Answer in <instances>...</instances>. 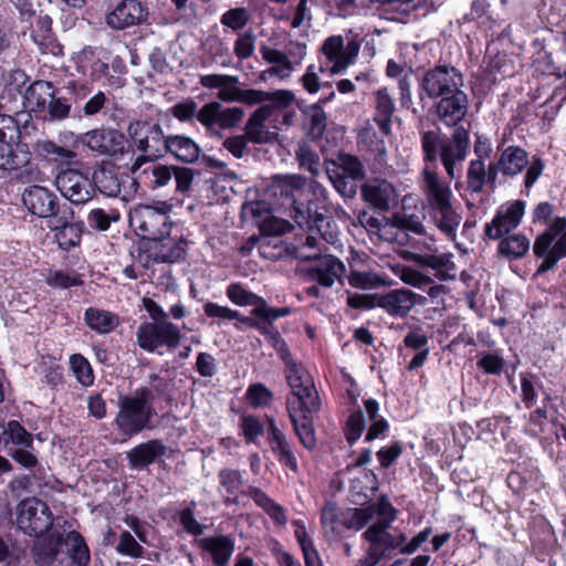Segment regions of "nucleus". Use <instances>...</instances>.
Returning <instances> with one entry per match:
<instances>
[{
    "mask_svg": "<svg viewBox=\"0 0 566 566\" xmlns=\"http://www.w3.org/2000/svg\"><path fill=\"white\" fill-rule=\"evenodd\" d=\"M276 189L284 203L289 206V214L303 230L308 231L305 242L298 248V258L316 260L321 256V239L334 243L337 235L331 228V221L321 211L318 198L325 196V188L317 182H307L300 175H285L276 179Z\"/></svg>",
    "mask_w": 566,
    "mask_h": 566,
    "instance_id": "1",
    "label": "nucleus"
},
{
    "mask_svg": "<svg viewBox=\"0 0 566 566\" xmlns=\"http://www.w3.org/2000/svg\"><path fill=\"white\" fill-rule=\"evenodd\" d=\"M453 128L451 137H443L439 140L434 132H423L421 135V146L426 164L434 163L438 158V148L440 147V157L448 175L454 178V170L460 161V126H449ZM424 189L432 203L440 213V229L448 235L455 234L458 226L457 217L450 205L451 191L439 181L434 170L426 165L422 170Z\"/></svg>",
    "mask_w": 566,
    "mask_h": 566,
    "instance_id": "2",
    "label": "nucleus"
},
{
    "mask_svg": "<svg viewBox=\"0 0 566 566\" xmlns=\"http://www.w3.org/2000/svg\"><path fill=\"white\" fill-rule=\"evenodd\" d=\"M31 552L38 566H61L66 557L76 566H87L91 560L88 546L76 531L69 532L64 537L51 535L40 538Z\"/></svg>",
    "mask_w": 566,
    "mask_h": 566,
    "instance_id": "3",
    "label": "nucleus"
},
{
    "mask_svg": "<svg viewBox=\"0 0 566 566\" xmlns=\"http://www.w3.org/2000/svg\"><path fill=\"white\" fill-rule=\"evenodd\" d=\"M454 70L438 66L428 71L422 80V87L430 97L441 96L437 112L440 122L446 126L460 124V92L454 80Z\"/></svg>",
    "mask_w": 566,
    "mask_h": 566,
    "instance_id": "4",
    "label": "nucleus"
},
{
    "mask_svg": "<svg viewBox=\"0 0 566 566\" xmlns=\"http://www.w3.org/2000/svg\"><path fill=\"white\" fill-rule=\"evenodd\" d=\"M218 481L221 490L227 494L224 503L227 505L239 504V494L247 495L253 500L255 505L262 509L273 521L279 525H284L287 522L286 510L272 500L260 488L250 485L247 490H242L244 485V478L240 470L232 468H222L218 472Z\"/></svg>",
    "mask_w": 566,
    "mask_h": 566,
    "instance_id": "5",
    "label": "nucleus"
},
{
    "mask_svg": "<svg viewBox=\"0 0 566 566\" xmlns=\"http://www.w3.org/2000/svg\"><path fill=\"white\" fill-rule=\"evenodd\" d=\"M171 211L172 205L167 201H159L154 206L138 205L129 212V226L145 240H163L170 234L174 226Z\"/></svg>",
    "mask_w": 566,
    "mask_h": 566,
    "instance_id": "6",
    "label": "nucleus"
},
{
    "mask_svg": "<svg viewBox=\"0 0 566 566\" xmlns=\"http://www.w3.org/2000/svg\"><path fill=\"white\" fill-rule=\"evenodd\" d=\"M153 412L150 390L142 387L133 396L119 398L115 424L124 436L130 438L142 432L148 426Z\"/></svg>",
    "mask_w": 566,
    "mask_h": 566,
    "instance_id": "7",
    "label": "nucleus"
},
{
    "mask_svg": "<svg viewBox=\"0 0 566 566\" xmlns=\"http://www.w3.org/2000/svg\"><path fill=\"white\" fill-rule=\"evenodd\" d=\"M127 132L133 145L142 153L130 166L132 174H136L147 163L166 154L168 136H165L158 123L137 120L129 124Z\"/></svg>",
    "mask_w": 566,
    "mask_h": 566,
    "instance_id": "8",
    "label": "nucleus"
},
{
    "mask_svg": "<svg viewBox=\"0 0 566 566\" xmlns=\"http://www.w3.org/2000/svg\"><path fill=\"white\" fill-rule=\"evenodd\" d=\"M533 252L542 260L536 274L552 270L566 256V218L556 217L551 221L547 229L536 238Z\"/></svg>",
    "mask_w": 566,
    "mask_h": 566,
    "instance_id": "9",
    "label": "nucleus"
},
{
    "mask_svg": "<svg viewBox=\"0 0 566 566\" xmlns=\"http://www.w3.org/2000/svg\"><path fill=\"white\" fill-rule=\"evenodd\" d=\"M285 377L291 388L286 399V408L297 407L307 411H318L321 400L314 381L308 371L292 357H284Z\"/></svg>",
    "mask_w": 566,
    "mask_h": 566,
    "instance_id": "10",
    "label": "nucleus"
},
{
    "mask_svg": "<svg viewBox=\"0 0 566 566\" xmlns=\"http://www.w3.org/2000/svg\"><path fill=\"white\" fill-rule=\"evenodd\" d=\"M260 54L264 62L271 66L261 73V78L276 77L281 81L289 80L307 55V46L302 42H291L287 52L262 44Z\"/></svg>",
    "mask_w": 566,
    "mask_h": 566,
    "instance_id": "11",
    "label": "nucleus"
},
{
    "mask_svg": "<svg viewBox=\"0 0 566 566\" xmlns=\"http://www.w3.org/2000/svg\"><path fill=\"white\" fill-rule=\"evenodd\" d=\"M0 124V169H20L30 161L29 147L21 142V133L14 118H2Z\"/></svg>",
    "mask_w": 566,
    "mask_h": 566,
    "instance_id": "12",
    "label": "nucleus"
},
{
    "mask_svg": "<svg viewBox=\"0 0 566 566\" xmlns=\"http://www.w3.org/2000/svg\"><path fill=\"white\" fill-rule=\"evenodd\" d=\"M389 527L381 525H370L363 537L369 543L365 556H363L357 566H376L382 558L390 556L397 549L401 552L407 537L402 533H390Z\"/></svg>",
    "mask_w": 566,
    "mask_h": 566,
    "instance_id": "13",
    "label": "nucleus"
},
{
    "mask_svg": "<svg viewBox=\"0 0 566 566\" xmlns=\"http://www.w3.org/2000/svg\"><path fill=\"white\" fill-rule=\"evenodd\" d=\"M137 344L146 352L153 353L159 347L176 348L181 339L180 328L169 322H146L138 326L136 332Z\"/></svg>",
    "mask_w": 566,
    "mask_h": 566,
    "instance_id": "14",
    "label": "nucleus"
},
{
    "mask_svg": "<svg viewBox=\"0 0 566 566\" xmlns=\"http://www.w3.org/2000/svg\"><path fill=\"white\" fill-rule=\"evenodd\" d=\"M412 260L417 264L432 269L434 276L441 281L455 279L457 268L451 261V255L439 253L432 238L417 239L412 242Z\"/></svg>",
    "mask_w": 566,
    "mask_h": 566,
    "instance_id": "15",
    "label": "nucleus"
},
{
    "mask_svg": "<svg viewBox=\"0 0 566 566\" xmlns=\"http://www.w3.org/2000/svg\"><path fill=\"white\" fill-rule=\"evenodd\" d=\"M19 528L30 536H41L53 524V514L46 503L29 497L20 502L17 512Z\"/></svg>",
    "mask_w": 566,
    "mask_h": 566,
    "instance_id": "16",
    "label": "nucleus"
},
{
    "mask_svg": "<svg viewBox=\"0 0 566 566\" xmlns=\"http://www.w3.org/2000/svg\"><path fill=\"white\" fill-rule=\"evenodd\" d=\"M326 174L342 196L353 198L357 192V181L364 178V168L357 157L346 154L339 156L338 163H331Z\"/></svg>",
    "mask_w": 566,
    "mask_h": 566,
    "instance_id": "17",
    "label": "nucleus"
},
{
    "mask_svg": "<svg viewBox=\"0 0 566 566\" xmlns=\"http://www.w3.org/2000/svg\"><path fill=\"white\" fill-rule=\"evenodd\" d=\"M325 62H321L319 71H328L331 74H339L354 63L359 52V44L349 41L346 45L342 35L327 38L321 48Z\"/></svg>",
    "mask_w": 566,
    "mask_h": 566,
    "instance_id": "18",
    "label": "nucleus"
},
{
    "mask_svg": "<svg viewBox=\"0 0 566 566\" xmlns=\"http://www.w3.org/2000/svg\"><path fill=\"white\" fill-rule=\"evenodd\" d=\"M83 144L92 151L109 156L116 160L123 159L125 155L133 153L128 139L117 129H94L87 132L83 137Z\"/></svg>",
    "mask_w": 566,
    "mask_h": 566,
    "instance_id": "19",
    "label": "nucleus"
},
{
    "mask_svg": "<svg viewBox=\"0 0 566 566\" xmlns=\"http://www.w3.org/2000/svg\"><path fill=\"white\" fill-rule=\"evenodd\" d=\"M55 186L61 195L75 205L87 202L94 195L92 179L76 169H65L57 174Z\"/></svg>",
    "mask_w": 566,
    "mask_h": 566,
    "instance_id": "20",
    "label": "nucleus"
},
{
    "mask_svg": "<svg viewBox=\"0 0 566 566\" xmlns=\"http://www.w3.org/2000/svg\"><path fill=\"white\" fill-rule=\"evenodd\" d=\"M148 14V7L142 0H119L106 13L105 22L111 29L119 31L146 22Z\"/></svg>",
    "mask_w": 566,
    "mask_h": 566,
    "instance_id": "21",
    "label": "nucleus"
},
{
    "mask_svg": "<svg viewBox=\"0 0 566 566\" xmlns=\"http://www.w3.org/2000/svg\"><path fill=\"white\" fill-rule=\"evenodd\" d=\"M525 213V202L522 200L507 201L501 205L491 222L485 226V233L492 240L502 239L515 230Z\"/></svg>",
    "mask_w": 566,
    "mask_h": 566,
    "instance_id": "22",
    "label": "nucleus"
},
{
    "mask_svg": "<svg viewBox=\"0 0 566 566\" xmlns=\"http://www.w3.org/2000/svg\"><path fill=\"white\" fill-rule=\"evenodd\" d=\"M22 201L27 209L39 218L55 219L62 214L57 197L41 186H31L24 190Z\"/></svg>",
    "mask_w": 566,
    "mask_h": 566,
    "instance_id": "23",
    "label": "nucleus"
},
{
    "mask_svg": "<svg viewBox=\"0 0 566 566\" xmlns=\"http://www.w3.org/2000/svg\"><path fill=\"white\" fill-rule=\"evenodd\" d=\"M426 297L408 289H396L379 294L378 307L394 317H405L417 304H424Z\"/></svg>",
    "mask_w": 566,
    "mask_h": 566,
    "instance_id": "24",
    "label": "nucleus"
},
{
    "mask_svg": "<svg viewBox=\"0 0 566 566\" xmlns=\"http://www.w3.org/2000/svg\"><path fill=\"white\" fill-rule=\"evenodd\" d=\"M70 209H63L62 214L49 220L48 227L55 231V240L62 250H70L81 242L82 228L78 223L70 222Z\"/></svg>",
    "mask_w": 566,
    "mask_h": 566,
    "instance_id": "25",
    "label": "nucleus"
},
{
    "mask_svg": "<svg viewBox=\"0 0 566 566\" xmlns=\"http://www.w3.org/2000/svg\"><path fill=\"white\" fill-rule=\"evenodd\" d=\"M199 548L208 555L214 566H228L234 553V541L228 535L200 538Z\"/></svg>",
    "mask_w": 566,
    "mask_h": 566,
    "instance_id": "26",
    "label": "nucleus"
},
{
    "mask_svg": "<svg viewBox=\"0 0 566 566\" xmlns=\"http://www.w3.org/2000/svg\"><path fill=\"white\" fill-rule=\"evenodd\" d=\"M365 200L380 211H388L397 201L394 186L387 180L374 179L361 189Z\"/></svg>",
    "mask_w": 566,
    "mask_h": 566,
    "instance_id": "27",
    "label": "nucleus"
},
{
    "mask_svg": "<svg viewBox=\"0 0 566 566\" xmlns=\"http://www.w3.org/2000/svg\"><path fill=\"white\" fill-rule=\"evenodd\" d=\"M287 412L293 424L294 432L302 446L307 450H313L316 447L313 413L316 411H307L304 408L290 407L287 408Z\"/></svg>",
    "mask_w": 566,
    "mask_h": 566,
    "instance_id": "28",
    "label": "nucleus"
},
{
    "mask_svg": "<svg viewBox=\"0 0 566 566\" xmlns=\"http://www.w3.org/2000/svg\"><path fill=\"white\" fill-rule=\"evenodd\" d=\"M269 443L277 461L293 472H297L298 464L296 457L285 434L276 427L272 418L269 419Z\"/></svg>",
    "mask_w": 566,
    "mask_h": 566,
    "instance_id": "29",
    "label": "nucleus"
},
{
    "mask_svg": "<svg viewBox=\"0 0 566 566\" xmlns=\"http://www.w3.org/2000/svg\"><path fill=\"white\" fill-rule=\"evenodd\" d=\"M227 297L237 306H253L251 315L269 314V304L260 295L247 290L241 283H231L226 290Z\"/></svg>",
    "mask_w": 566,
    "mask_h": 566,
    "instance_id": "30",
    "label": "nucleus"
},
{
    "mask_svg": "<svg viewBox=\"0 0 566 566\" xmlns=\"http://www.w3.org/2000/svg\"><path fill=\"white\" fill-rule=\"evenodd\" d=\"M270 116V106H261L250 116L244 128L249 142L265 144L276 138V133L265 126V122Z\"/></svg>",
    "mask_w": 566,
    "mask_h": 566,
    "instance_id": "31",
    "label": "nucleus"
},
{
    "mask_svg": "<svg viewBox=\"0 0 566 566\" xmlns=\"http://www.w3.org/2000/svg\"><path fill=\"white\" fill-rule=\"evenodd\" d=\"M318 263L310 271L313 280L325 287H331L345 271L344 263L333 255L319 256Z\"/></svg>",
    "mask_w": 566,
    "mask_h": 566,
    "instance_id": "32",
    "label": "nucleus"
},
{
    "mask_svg": "<svg viewBox=\"0 0 566 566\" xmlns=\"http://www.w3.org/2000/svg\"><path fill=\"white\" fill-rule=\"evenodd\" d=\"M166 450L167 448L163 441L154 439L133 448L127 453V458L132 468L143 469L151 464L157 458L164 455Z\"/></svg>",
    "mask_w": 566,
    "mask_h": 566,
    "instance_id": "33",
    "label": "nucleus"
},
{
    "mask_svg": "<svg viewBox=\"0 0 566 566\" xmlns=\"http://www.w3.org/2000/svg\"><path fill=\"white\" fill-rule=\"evenodd\" d=\"M175 166L163 164H150L142 167L136 174H133L137 180L144 182L149 189L155 190L167 186L174 175Z\"/></svg>",
    "mask_w": 566,
    "mask_h": 566,
    "instance_id": "34",
    "label": "nucleus"
},
{
    "mask_svg": "<svg viewBox=\"0 0 566 566\" xmlns=\"http://www.w3.org/2000/svg\"><path fill=\"white\" fill-rule=\"evenodd\" d=\"M374 97L376 109L374 122L382 134L389 135L391 133V118L396 109L394 99L386 87L377 90Z\"/></svg>",
    "mask_w": 566,
    "mask_h": 566,
    "instance_id": "35",
    "label": "nucleus"
},
{
    "mask_svg": "<svg viewBox=\"0 0 566 566\" xmlns=\"http://www.w3.org/2000/svg\"><path fill=\"white\" fill-rule=\"evenodd\" d=\"M166 153L184 163H195L200 155L199 146L190 137L184 135L168 136Z\"/></svg>",
    "mask_w": 566,
    "mask_h": 566,
    "instance_id": "36",
    "label": "nucleus"
},
{
    "mask_svg": "<svg viewBox=\"0 0 566 566\" xmlns=\"http://www.w3.org/2000/svg\"><path fill=\"white\" fill-rule=\"evenodd\" d=\"M269 314L245 316L242 318V324L256 329L265 338H269L276 329L273 322L277 318L285 317L291 314L290 307H271L269 306Z\"/></svg>",
    "mask_w": 566,
    "mask_h": 566,
    "instance_id": "37",
    "label": "nucleus"
},
{
    "mask_svg": "<svg viewBox=\"0 0 566 566\" xmlns=\"http://www.w3.org/2000/svg\"><path fill=\"white\" fill-rule=\"evenodd\" d=\"M84 322L92 331L98 334H108L119 324L116 314L97 307H88L85 310Z\"/></svg>",
    "mask_w": 566,
    "mask_h": 566,
    "instance_id": "38",
    "label": "nucleus"
},
{
    "mask_svg": "<svg viewBox=\"0 0 566 566\" xmlns=\"http://www.w3.org/2000/svg\"><path fill=\"white\" fill-rule=\"evenodd\" d=\"M53 94L54 90L51 82L35 81L25 91V105L32 112H41L45 109Z\"/></svg>",
    "mask_w": 566,
    "mask_h": 566,
    "instance_id": "39",
    "label": "nucleus"
},
{
    "mask_svg": "<svg viewBox=\"0 0 566 566\" xmlns=\"http://www.w3.org/2000/svg\"><path fill=\"white\" fill-rule=\"evenodd\" d=\"M528 164L527 154L520 147H507L501 155L496 165L497 170L506 176L520 174Z\"/></svg>",
    "mask_w": 566,
    "mask_h": 566,
    "instance_id": "40",
    "label": "nucleus"
},
{
    "mask_svg": "<svg viewBox=\"0 0 566 566\" xmlns=\"http://www.w3.org/2000/svg\"><path fill=\"white\" fill-rule=\"evenodd\" d=\"M496 169L490 166L489 171L485 170L484 161L481 159L472 160L468 168V189L472 192H480L486 181H494Z\"/></svg>",
    "mask_w": 566,
    "mask_h": 566,
    "instance_id": "41",
    "label": "nucleus"
},
{
    "mask_svg": "<svg viewBox=\"0 0 566 566\" xmlns=\"http://www.w3.org/2000/svg\"><path fill=\"white\" fill-rule=\"evenodd\" d=\"M364 405H365V410L368 415V419L371 422V424L365 436V441L370 442L379 437L385 436V433L389 429V424L385 418L379 417V415H378L379 405H378L377 400L369 398V399L365 400Z\"/></svg>",
    "mask_w": 566,
    "mask_h": 566,
    "instance_id": "42",
    "label": "nucleus"
},
{
    "mask_svg": "<svg viewBox=\"0 0 566 566\" xmlns=\"http://www.w3.org/2000/svg\"><path fill=\"white\" fill-rule=\"evenodd\" d=\"M295 526L294 535L302 549L306 566H315L318 560L317 551L314 547L312 537L306 531L305 524L301 520L293 521Z\"/></svg>",
    "mask_w": 566,
    "mask_h": 566,
    "instance_id": "43",
    "label": "nucleus"
},
{
    "mask_svg": "<svg viewBox=\"0 0 566 566\" xmlns=\"http://www.w3.org/2000/svg\"><path fill=\"white\" fill-rule=\"evenodd\" d=\"M530 247V240L518 233L503 238L499 244V252L509 259H520L527 253Z\"/></svg>",
    "mask_w": 566,
    "mask_h": 566,
    "instance_id": "44",
    "label": "nucleus"
},
{
    "mask_svg": "<svg viewBox=\"0 0 566 566\" xmlns=\"http://www.w3.org/2000/svg\"><path fill=\"white\" fill-rule=\"evenodd\" d=\"M94 191L97 189L107 197H117L120 193V182L113 170L101 169L92 178Z\"/></svg>",
    "mask_w": 566,
    "mask_h": 566,
    "instance_id": "45",
    "label": "nucleus"
},
{
    "mask_svg": "<svg viewBox=\"0 0 566 566\" xmlns=\"http://www.w3.org/2000/svg\"><path fill=\"white\" fill-rule=\"evenodd\" d=\"M343 511L335 503L327 502L321 514V522L326 531H331L335 535H340L345 530L342 521Z\"/></svg>",
    "mask_w": 566,
    "mask_h": 566,
    "instance_id": "46",
    "label": "nucleus"
},
{
    "mask_svg": "<svg viewBox=\"0 0 566 566\" xmlns=\"http://www.w3.org/2000/svg\"><path fill=\"white\" fill-rule=\"evenodd\" d=\"M373 518V511L367 506L343 510L342 521L346 530H361Z\"/></svg>",
    "mask_w": 566,
    "mask_h": 566,
    "instance_id": "47",
    "label": "nucleus"
},
{
    "mask_svg": "<svg viewBox=\"0 0 566 566\" xmlns=\"http://www.w3.org/2000/svg\"><path fill=\"white\" fill-rule=\"evenodd\" d=\"M70 367L77 381L88 387L94 382V374L90 361L81 354H73L70 357Z\"/></svg>",
    "mask_w": 566,
    "mask_h": 566,
    "instance_id": "48",
    "label": "nucleus"
},
{
    "mask_svg": "<svg viewBox=\"0 0 566 566\" xmlns=\"http://www.w3.org/2000/svg\"><path fill=\"white\" fill-rule=\"evenodd\" d=\"M46 283L53 289H69L83 284L81 275L76 271H50Z\"/></svg>",
    "mask_w": 566,
    "mask_h": 566,
    "instance_id": "49",
    "label": "nucleus"
},
{
    "mask_svg": "<svg viewBox=\"0 0 566 566\" xmlns=\"http://www.w3.org/2000/svg\"><path fill=\"white\" fill-rule=\"evenodd\" d=\"M120 214L117 210L111 209L105 211L102 208L92 209L87 216V222L91 228L98 231H106L109 229L112 222H117Z\"/></svg>",
    "mask_w": 566,
    "mask_h": 566,
    "instance_id": "50",
    "label": "nucleus"
},
{
    "mask_svg": "<svg viewBox=\"0 0 566 566\" xmlns=\"http://www.w3.org/2000/svg\"><path fill=\"white\" fill-rule=\"evenodd\" d=\"M366 506L373 511V517L375 515L379 517L373 525L390 527L396 520V510L386 497H381L377 503L368 504Z\"/></svg>",
    "mask_w": 566,
    "mask_h": 566,
    "instance_id": "51",
    "label": "nucleus"
},
{
    "mask_svg": "<svg viewBox=\"0 0 566 566\" xmlns=\"http://www.w3.org/2000/svg\"><path fill=\"white\" fill-rule=\"evenodd\" d=\"M255 41L256 35L253 30L239 33L233 44V53L239 60L250 59L255 51Z\"/></svg>",
    "mask_w": 566,
    "mask_h": 566,
    "instance_id": "52",
    "label": "nucleus"
},
{
    "mask_svg": "<svg viewBox=\"0 0 566 566\" xmlns=\"http://www.w3.org/2000/svg\"><path fill=\"white\" fill-rule=\"evenodd\" d=\"M250 21V13L247 8L237 7L226 11L221 18L220 22L222 25L231 29L232 31L242 30Z\"/></svg>",
    "mask_w": 566,
    "mask_h": 566,
    "instance_id": "53",
    "label": "nucleus"
},
{
    "mask_svg": "<svg viewBox=\"0 0 566 566\" xmlns=\"http://www.w3.org/2000/svg\"><path fill=\"white\" fill-rule=\"evenodd\" d=\"M186 249L184 241L168 242L161 245L155 255V261L160 263H176L184 260Z\"/></svg>",
    "mask_w": 566,
    "mask_h": 566,
    "instance_id": "54",
    "label": "nucleus"
},
{
    "mask_svg": "<svg viewBox=\"0 0 566 566\" xmlns=\"http://www.w3.org/2000/svg\"><path fill=\"white\" fill-rule=\"evenodd\" d=\"M366 428L365 417L361 410L352 412L346 421L345 438L353 446L363 434Z\"/></svg>",
    "mask_w": 566,
    "mask_h": 566,
    "instance_id": "55",
    "label": "nucleus"
},
{
    "mask_svg": "<svg viewBox=\"0 0 566 566\" xmlns=\"http://www.w3.org/2000/svg\"><path fill=\"white\" fill-rule=\"evenodd\" d=\"M349 284L357 289H371L386 284L380 275L370 271H353L349 276Z\"/></svg>",
    "mask_w": 566,
    "mask_h": 566,
    "instance_id": "56",
    "label": "nucleus"
},
{
    "mask_svg": "<svg viewBox=\"0 0 566 566\" xmlns=\"http://www.w3.org/2000/svg\"><path fill=\"white\" fill-rule=\"evenodd\" d=\"M12 442L24 448L32 447V436L18 421L11 420L7 424L4 446Z\"/></svg>",
    "mask_w": 566,
    "mask_h": 566,
    "instance_id": "57",
    "label": "nucleus"
},
{
    "mask_svg": "<svg viewBox=\"0 0 566 566\" xmlns=\"http://www.w3.org/2000/svg\"><path fill=\"white\" fill-rule=\"evenodd\" d=\"M205 315L211 318H219L222 321H239L242 323V318H245L239 311L232 310L228 306L220 305L214 302H208L203 305Z\"/></svg>",
    "mask_w": 566,
    "mask_h": 566,
    "instance_id": "58",
    "label": "nucleus"
},
{
    "mask_svg": "<svg viewBox=\"0 0 566 566\" xmlns=\"http://www.w3.org/2000/svg\"><path fill=\"white\" fill-rule=\"evenodd\" d=\"M245 397L252 407L259 408L269 406L273 399V394L263 384L256 382L249 386Z\"/></svg>",
    "mask_w": 566,
    "mask_h": 566,
    "instance_id": "59",
    "label": "nucleus"
},
{
    "mask_svg": "<svg viewBox=\"0 0 566 566\" xmlns=\"http://www.w3.org/2000/svg\"><path fill=\"white\" fill-rule=\"evenodd\" d=\"M116 551L120 555L129 556L133 558L142 557L144 554V547L138 544V542L128 531L120 533Z\"/></svg>",
    "mask_w": 566,
    "mask_h": 566,
    "instance_id": "60",
    "label": "nucleus"
},
{
    "mask_svg": "<svg viewBox=\"0 0 566 566\" xmlns=\"http://www.w3.org/2000/svg\"><path fill=\"white\" fill-rule=\"evenodd\" d=\"M307 123L314 136H321L326 127L327 116L318 104L311 105L306 111Z\"/></svg>",
    "mask_w": 566,
    "mask_h": 566,
    "instance_id": "61",
    "label": "nucleus"
},
{
    "mask_svg": "<svg viewBox=\"0 0 566 566\" xmlns=\"http://www.w3.org/2000/svg\"><path fill=\"white\" fill-rule=\"evenodd\" d=\"M52 19L49 15H40L36 19L35 30L31 36L39 46H45L51 41Z\"/></svg>",
    "mask_w": 566,
    "mask_h": 566,
    "instance_id": "62",
    "label": "nucleus"
},
{
    "mask_svg": "<svg viewBox=\"0 0 566 566\" xmlns=\"http://www.w3.org/2000/svg\"><path fill=\"white\" fill-rule=\"evenodd\" d=\"M296 158L302 168L307 169L313 175L319 171V157L307 145H300L296 150Z\"/></svg>",
    "mask_w": 566,
    "mask_h": 566,
    "instance_id": "63",
    "label": "nucleus"
},
{
    "mask_svg": "<svg viewBox=\"0 0 566 566\" xmlns=\"http://www.w3.org/2000/svg\"><path fill=\"white\" fill-rule=\"evenodd\" d=\"M195 507L196 502H191L190 506L184 509L179 514V522L189 534L198 536L203 533L205 526L196 520Z\"/></svg>",
    "mask_w": 566,
    "mask_h": 566,
    "instance_id": "64",
    "label": "nucleus"
}]
</instances>
